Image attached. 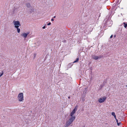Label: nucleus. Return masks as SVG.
<instances>
[{"label": "nucleus", "instance_id": "1", "mask_svg": "<svg viewBox=\"0 0 127 127\" xmlns=\"http://www.w3.org/2000/svg\"><path fill=\"white\" fill-rule=\"evenodd\" d=\"M13 23L15 28H19V27L21 26L20 22L18 21L14 20L13 22Z\"/></svg>", "mask_w": 127, "mask_h": 127}, {"label": "nucleus", "instance_id": "2", "mask_svg": "<svg viewBox=\"0 0 127 127\" xmlns=\"http://www.w3.org/2000/svg\"><path fill=\"white\" fill-rule=\"evenodd\" d=\"M17 98L19 101H22L24 99L23 93H19L18 95Z\"/></svg>", "mask_w": 127, "mask_h": 127}, {"label": "nucleus", "instance_id": "3", "mask_svg": "<svg viewBox=\"0 0 127 127\" xmlns=\"http://www.w3.org/2000/svg\"><path fill=\"white\" fill-rule=\"evenodd\" d=\"M106 97L104 96L103 97H101L98 99V101L100 103H102L104 102L106 100Z\"/></svg>", "mask_w": 127, "mask_h": 127}, {"label": "nucleus", "instance_id": "4", "mask_svg": "<svg viewBox=\"0 0 127 127\" xmlns=\"http://www.w3.org/2000/svg\"><path fill=\"white\" fill-rule=\"evenodd\" d=\"M29 34V33H23L21 34V36L24 38H26L28 35Z\"/></svg>", "mask_w": 127, "mask_h": 127}, {"label": "nucleus", "instance_id": "5", "mask_svg": "<svg viewBox=\"0 0 127 127\" xmlns=\"http://www.w3.org/2000/svg\"><path fill=\"white\" fill-rule=\"evenodd\" d=\"M71 117L69 119V120L72 123L75 119V116H71Z\"/></svg>", "mask_w": 127, "mask_h": 127}, {"label": "nucleus", "instance_id": "6", "mask_svg": "<svg viewBox=\"0 0 127 127\" xmlns=\"http://www.w3.org/2000/svg\"><path fill=\"white\" fill-rule=\"evenodd\" d=\"M72 123L69 120V121L67 122L66 123V124L67 126V127L69 126Z\"/></svg>", "mask_w": 127, "mask_h": 127}, {"label": "nucleus", "instance_id": "7", "mask_svg": "<svg viewBox=\"0 0 127 127\" xmlns=\"http://www.w3.org/2000/svg\"><path fill=\"white\" fill-rule=\"evenodd\" d=\"M76 111L74 110H73L71 112L70 114V116H73L74 114L75 113Z\"/></svg>", "mask_w": 127, "mask_h": 127}, {"label": "nucleus", "instance_id": "8", "mask_svg": "<svg viewBox=\"0 0 127 127\" xmlns=\"http://www.w3.org/2000/svg\"><path fill=\"white\" fill-rule=\"evenodd\" d=\"M92 58L95 60L99 58V57L95 55H94L92 56Z\"/></svg>", "mask_w": 127, "mask_h": 127}, {"label": "nucleus", "instance_id": "9", "mask_svg": "<svg viewBox=\"0 0 127 127\" xmlns=\"http://www.w3.org/2000/svg\"><path fill=\"white\" fill-rule=\"evenodd\" d=\"M26 6L28 7H31L30 4L29 3H27L26 4Z\"/></svg>", "mask_w": 127, "mask_h": 127}, {"label": "nucleus", "instance_id": "10", "mask_svg": "<svg viewBox=\"0 0 127 127\" xmlns=\"http://www.w3.org/2000/svg\"><path fill=\"white\" fill-rule=\"evenodd\" d=\"M112 115L114 116L115 119H116V115H115V113L114 112H112Z\"/></svg>", "mask_w": 127, "mask_h": 127}, {"label": "nucleus", "instance_id": "11", "mask_svg": "<svg viewBox=\"0 0 127 127\" xmlns=\"http://www.w3.org/2000/svg\"><path fill=\"white\" fill-rule=\"evenodd\" d=\"M17 28V32L18 33H19V32H20V29L19 28Z\"/></svg>", "mask_w": 127, "mask_h": 127}, {"label": "nucleus", "instance_id": "12", "mask_svg": "<svg viewBox=\"0 0 127 127\" xmlns=\"http://www.w3.org/2000/svg\"><path fill=\"white\" fill-rule=\"evenodd\" d=\"M3 74V71H2L0 73V77L2 76Z\"/></svg>", "mask_w": 127, "mask_h": 127}, {"label": "nucleus", "instance_id": "13", "mask_svg": "<svg viewBox=\"0 0 127 127\" xmlns=\"http://www.w3.org/2000/svg\"><path fill=\"white\" fill-rule=\"evenodd\" d=\"M123 24H124L125 25L124 26L125 28H126L127 27V23L126 24L124 22L123 23Z\"/></svg>", "mask_w": 127, "mask_h": 127}, {"label": "nucleus", "instance_id": "14", "mask_svg": "<svg viewBox=\"0 0 127 127\" xmlns=\"http://www.w3.org/2000/svg\"><path fill=\"white\" fill-rule=\"evenodd\" d=\"M79 58H78L73 63H75L77 62L79 60Z\"/></svg>", "mask_w": 127, "mask_h": 127}, {"label": "nucleus", "instance_id": "15", "mask_svg": "<svg viewBox=\"0 0 127 127\" xmlns=\"http://www.w3.org/2000/svg\"><path fill=\"white\" fill-rule=\"evenodd\" d=\"M77 106H76L75 108L74 109H73V110H74L75 111H77Z\"/></svg>", "mask_w": 127, "mask_h": 127}, {"label": "nucleus", "instance_id": "16", "mask_svg": "<svg viewBox=\"0 0 127 127\" xmlns=\"http://www.w3.org/2000/svg\"><path fill=\"white\" fill-rule=\"evenodd\" d=\"M51 24V23L50 22H49V23L48 24H47V25H50Z\"/></svg>", "mask_w": 127, "mask_h": 127}, {"label": "nucleus", "instance_id": "17", "mask_svg": "<svg viewBox=\"0 0 127 127\" xmlns=\"http://www.w3.org/2000/svg\"><path fill=\"white\" fill-rule=\"evenodd\" d=\"M120 123H117V125L118 126H119L120 125Z\"/></svg>", "mask_w": 127, "mask_h": 127}, {"label": "nucleus", "instance_id": "18", "mask_svg": "<svg viewBox=\"0 0 127 127\" xmlns=\"http://www.w3.org/2000/svg\"><path fill=\"white\" fill-rule=\"evenodd\" d=\"M116 121V122H117V123H118V120L116 119H115Z\"/></svg>", "mask_w": 127, "mask_h": 127}, {"label": "nucleus", "instance_id": "19", "mask_svg": "<svg viewBox=\"0 0 127 127\" xmlns=\"http://www.w3.org/2000/svg\"><path fill=\"white\" fill-rule=\"evenodd\" d=\"M45 26H44V27H42V28H43V29H45Z\"/></svg>", "mask_w": 127, "mask_h": 127}, {"label": "nucleus", "instance_id": "20", "mask_svg": "<svg viewBox=\"0 0 127 127\" xmlns=\"http://www.w3.org/2000/svg\"><path fill=\"white\" fill-rule=\"evenodd\" d=\"M113 37V35H112L110 37V38H112Z\"/></svg>", "mask_w": 127, "mask_h": 127}, {"label": "nucleus", "instance_id": "21", "mask_svg": "<svg viewBox=\"0 0 127 127\" xmlns=\"http://www.w3.org/2000/svg\"><path fill=\"white\" fill-rule=\"evenodd\" d=\"M51 20L52 21H53L54 20L52 18V19H51Z\"/></svg>", "mask_w": 127, "mask_h": 127}, {"label": "nucleus", "instance_id": "22", "mask_svg": "<svg viewBox=\"0 0 127 127\" xmlns=\"http://www.w3.org/2000/svg\"><path fill=\"white\" fill-rule=\"evenodd\" d=\"M68 98L69 99L70 98V96H69V97H68Z\"/></svg>", "mask_w": 127, "mask_h": 127}, {"label": "nucleus", "instance_id": "23", "mask_svg": "<svg viewBox=\"0 0 127 127\" xmlns=\"http://www.w3.org/2000/svg\"><path fill=\"white\" fill-rule=\"evenodd\" d=\"M55 17H56V16H54L53 17V18H55Z\"/></svg>", "mask_w": 127, "mask_h": 127}, {"label": "nucleus", "instance_id": "24", "mask_svg": "<svg viewBox=\"0 0 127 127\" xmlns=\"http://www.w3.org/2000/svg\"><path fill=\"white\" fill-rule=\"evenodd\" d=\"M85 33H86V32H85Z\"/></svg>", "mask_w": 127, "mask_h": 127}, {"label": "nucleus", "instance_id": "25", "mask_svg": "<svg viewBox=\"0 0 127 127\" xmlns=\"http://www.w3.org/2000/svg\"><path fill=\"white\" fill-rule=\"evenodd\" d=\"M88 33H86V34H88Z\"/></svg>", "mask_w": 127, "mask_h": 127}]
</instances>
